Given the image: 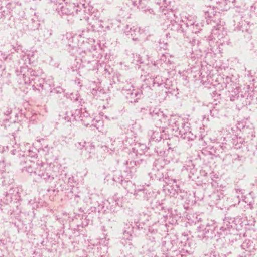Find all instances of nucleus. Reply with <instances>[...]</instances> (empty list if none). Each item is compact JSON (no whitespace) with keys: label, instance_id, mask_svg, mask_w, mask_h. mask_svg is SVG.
Segmentation results:
<instances>
[{"label":"nucleus","instance_id":"f257e3e1","mask_svg":"<svg viewBox=\"0 0 257 257\" xmlns=\"http://www.w3.org/2000/svg\"><path fill=\"white\" fill-rule=\"evenodd\" d=\"M38 175L40 176V175H41V173H38Z\"/></svg>","mask_w":257,"mask_h":257},{"label":"nucleus","instance_id":"f03ea898","mask_svg":"<svg viewBox=\"0 0 257 257\" xmlns=\"http://www.w3.org/2000/svg\"><path fill=\"white\" fill-rule=\"evenodd\" d=\"M63 1H64L65 0H62Z\"/></svg>","mask_w":257,"mask_h":257}]
</instances>
